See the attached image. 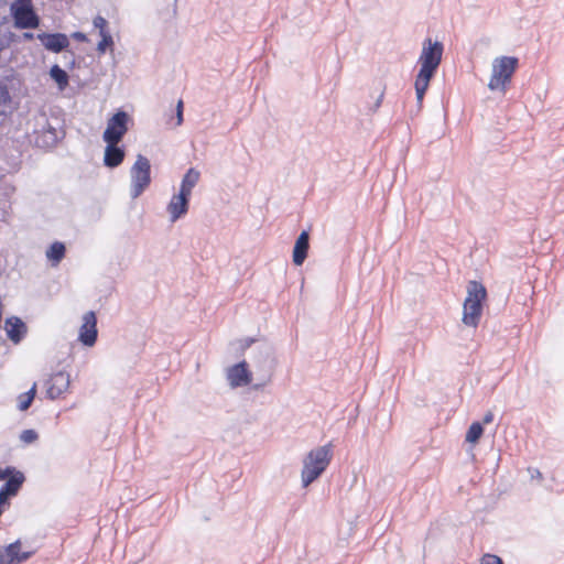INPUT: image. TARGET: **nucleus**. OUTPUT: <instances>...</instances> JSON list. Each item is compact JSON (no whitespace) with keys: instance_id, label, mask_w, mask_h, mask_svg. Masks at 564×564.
<instances>
[{"instance_id":"dca6fc26","label":"nucleus","mask_w":564,"mask_h":564,"mask_svg":"<svg viewBox=\"0 0 564 564\" xmlns=\"http://www.w3.org/2000/svg\"><path fill=\"white\" fill-rule=\"evenodd\" d=\"M484 305L485 304L479 303L478 301L465 299L463 304V324L468 327H477L482 315Z\"/></svg>"},{"instance_id":"f03ea898","label":"nucleus","mask_w":564,"mask_h":564,"mask_svg":"<svg viewBox=\"0 0 564 564\" xmlns=\"http://www.w3.org/2000/svg\"><path fill=\"white\" fill-rule=\"evenodd\" d=\"M333 444L327 443L323 446L311 449L303 458V468L301 471L302 487L306 488L317 480L327 469L333 459Z\"/></svg>"},{"instance_id":"b1692460","label":"nucleus","mask_w":564,"mask_h":564,"mask_svg":"<svg viewBox=\"0 0 564 564\" xmlns=\"http://www.w3.org/2000/svg\"><path fill=\"white\" fill-rule=\"evenodd\" d=\"M35 395H36V383H34L30 390L21 393L18 397V409L20 411L29 410L34 401Z\"/></svg>"},{"instance_id":"ea45409f","label":"nucleus","mask_w":564,"mask_h":564,"mask_svg":"<svg viewBox=\"0 0 564 564\" xmlns=\"http://www.w3.org/2000/svg\"><path fill=\"white\" fill-rule=\"evenodd\" d=\"M532 478L542 479V473L538 468H529Z\"/></svg>"},{"instance_id":"f3484780","label":"nucleus","mask_w":564,"mask_h":564,"mask_svg":"<svg viewBox=\"0 0 564 564\" xmlns=\"http://www.w3.org/2000/svg\"><path fill=\"white\" fill-rule=\"evenodd\" d=\"M191 198L183 194H174L166 207L171 223H175L184 217L189 209Z\"/></svg>"},{"instance_id":"9d476101","label":"nucleus","mask_w":564,"mask_h":564,"mask_svg":"<svg viewBox=\"0 0 564 564\" xmlns=\"http://www.w3.org/2000/svg\"><path fill=\"white\" fill-rule=\"evenodd\" d=\"M25 480V475L20 470L2 484L0 487V507L4 511L10 506V500L18 496Z\"/></svg>"},{"instance_id":"9b49d317","label":"nucleus","mask_w":564,"mask_h":564,"mask_svg":"<svg viewBox=\"0 0 564 564\" xmlns=\"http://www.w3.org/2000/svg\"><path fill=\"white\" fill-rule=\"evenodd\" d=\"M83 321L78 333V340L86 347H93L98 339V318L96 312L88 311L84 315Z\"/></svg>"},{"instance_id":"2f4dec72","label":"nucleus","mask_w":564,"mask_h":564,"mask_svg":"<svg viewBox=\"0 0 564 564\" xmlns=\"http://www.w3.org/2000/svg\"><path fill=\"white\" fill-rule=\"evenodd\" d=\"M18 471H20V470L17 467L11 466V465H8L6 467H0V480L6 481L8 478L13 476Z\"/></svg>"},{"instance_id":"7c9ffc66","label":"nucleus","mask_w":564,"mask_h":564,"mask_svg":"<svg viewBox=\"0 0 564 564\" xmlns=\"http://www.w3.org/2000/svg\"><path fill=\"white\" fill-rule=\"evenodd\" d=\"M480 564H505V562L500 556L496 554L486 553L482 555Z\"/></svg>"},{"instance_id":"7ed1b4c3","label":"nucleus","mask_w":564,"mask_h":564,"mask_svg":"<svg viewBox=\"0 0 564 564\" xmlns=\"http://www.w3.org/2000/svg\"><path fill=\"white\" fill-rule=\"evenodd\" d=\"M518 67L519 58L517 56H500L495 58L488 88L490 90L506 93Z\"/></svg>"},{"instance_id":"4be33fe9","label":"nucleus","mask_w":564,"mask_h":564,"mask_svg":"<svg viewBox=\"0 0 564 564\" xmlns=\"http://www.w3.org/2000/svg\"><path fill=\"white\" fill-rule=\"evenodd\" d=\"M48 74L61 91L66 89L69 84V76L64 68H62L58 64H53Z\"/></svg>"},{"instance_id":"f704fd0d","label":"nucleus","mask_w":564,"mask_h":564,"mask_svg":"<svg viewBox=\"0 0 564 564\" xmlns=\"http://www.w3.org/2000/svg\"><path fill=\"white\" fill-rule=\"evenodd\" d=\"M384 89H386V87H383V89L381 90V93L377 97L373 106L369 108L370 112H372V113L376 112L380 108V106L382 105L383 97H384Z\"/></svg>"},{"instance_id":"39448f33","label":"nucleus","mask_w":564,"mask_h":564,"mask_svg":"<svg viewBox=\"0 0 564 564\" xmlns=\"http://www.w3.org/2000/svg\"><path fill=\"white\" fill-rule=\"evenodd\" d=\"M251 362L261 372L263 379L262 383L254 386L256 389H259L271 380L275 369L276 359L273 346L267 340L259 343L252 350Z\"/></svg>"},{"instance_id":"c756f323","label":"nucleus","mask_w":564,"mask_h":564,"mask_svg":"<svg viewBox=\"0 0 564 564\" xmlns=\"http://www.w3.org/2000/svg\"><path fill=\"white\" fill-rule=\"evenodd\" d=\"M0 41L2 42V45L4 46V50L8 48L12 43L19 42V36L13 33L12 31H6L3 36L0 37Z\"/></svg>"},{"instance_id":"473e14b6","label":"nucleus","mask_w":564,"mask_h":564,"mask_svg":"<svg viewBox=\"0 0 564 564\" xmlns=\"http://www.w3.org/2000/svg\"><path fill=\"white\" fill-rule=\"evenodd\" d=\"M184 102L182 99H180L176 104V108H175V117H176V122H175V126H181L184 121Z\"/></svg>"},{"instance_id":"c03bdc74","label":"nucleus","mask_w":564,"mask_h":564,"mask_svg":"<svg viewBox=\"0 0 564 564\" xmlns=\"http://www.w3.org/2000/svg\"><path fill=\"white\" fill-rule=\"evenodd\" d=\"M176 2H177V0H174V4H173V17H176V13H177Z\"/></svg>"},{"instance_id":"6ab92c4d","label":"nucleus","mask_w":564,"mask_h":564,"mask_svg":"<svg viewBox=\"0 0 564 564\" xmlns=\"http://www.w3.org/2000/svg\"><path fill=\"white\" fill-rule=\"evenodd\" d=\"M200 173L195 167H189L182 177L178 194L191 198L192 191L198 183Z\"/></svg>"},{"instance_id":"72a5a7b5","label":"nucleus","mask_w":564,"mask_h":564,"mask_svg":"<svg viewBox=\"0 0 564 564\" xmlns=\"http://www.w3.org/2000/svg\"><path fill=\"white\" fill-rule=\"evenodd\" d=\"M69 37H72L73 40L80 42V43H86L89 41L87 34L82 31L73 32Z\"/></svg>"},{"instance_id":"cd10ccee","label":"nucleus","mask_w":564,"mask_h":564,"mask_svg":"<svg viewBox=\"0 0 564 564\" xmlns=\"http://www.w3.org/2000/svg\"><path fill=\"white\" fill-rule=\"evenodd\" d=\"M43 137L47 139L43 141V144L45 145H55L58 141L57 131L52 126H48V129L44 132Z\"/></svg>"},{"instance_id":"c9c22d12","label":"nucleus","mask_w":564,"mask_h":564,"mask_svg":"<svg viewBox=\"0 0 564 564\" xmlns=\"http://www.w3.org/2000/svg\"><path fill=\"white\" fill-rule=\"evenodd\" d=\"M248 348H250L252 345L254 344H259L261 343L262 340L256 338V337H245V338H241L240 339Z\"/></svg>"},{"instance_id":"a878e982","label":"nucleus","mask_w":564,"mask_h":564,"mask_svg":"<svg viewBox=\"0 0 564 564\" xmlns=\"http://www.w3.org/2000/svg\"><path fill=\"white\" fill-rule=\"evenodd\" d=\"M12 101V96L9 89V86L6 82L0 80V106L10 105Z\"/></svg>"},{"instance_id":"393cba45","label":"nucleus","mask_w":564,"mask_h":564,"mask_svg":"<svg viewBox=\"0 0 564 564\" xmlns=\"http://www.w3.org/2000/svg\"><path fill=\"white\" fill-rule=\"evenodd\" d=\"M100 41L97 43L96 51L98 55H104L107 51H112L115 46L113 37L109 32L99 34Z\"/></svg>"},{"instance_id":"1a4fd4ad","label":"nucleus","mask_w":564,"mask_h":564,"mask_svg":"<svg viewBox=\"0 0 564 564\" xmlns=\"http://www.w3.org/2000/svg\"><path fill=\"white\" fill-rule=\"evenodd\" d=\"M227 380L231 388L249 386L252 381V372L246 359L234 364L227 369Z\"/></svg>"},{"instance_id":"f257e3e1","label":"nucleus","mask_w":564,"mask_h":564,"mask_svg":"<svg viewBox=\"0 0 564 564\" xmlns=\"http://www.w3.org/2000/svg\"><path fill=\"white\" fill-rule=\"evenodd\" d=\"M444 53V44L431 37L424 39L422 43V52L417 64L420 69L415 76L414 89L419 102V109L423 105V99L430 87L431 80L435 77L442 62Z\"/></svg>"},{"instance_id":"37998d69","label":"nucleus","mask_w":564,"mask_h":564,"mask_svg":"<svg viewBox=\"0 0 564 564\" xmlns=\"http://www.w3.org/2000/svg\"><path fill=\"white\" fill-rule=\"evenodd\" d=\"M420 109H422V107ZM420 111L421 110H419V102L416 101V109H413V110L410 111L411 112V117H413L414 115H417Z\"/></svg>"},{"instance_id":"a19ab883","label":"nucleus","mask_w":564,"mask_h":564,"mask_svg":"<svg viewBox=\"0 0 564 564\" xmlns=\"http://www.w3.org/2000/svg\"><path fill=\"white\" fill-rule=\"evenodd\" d=\"M69 53L72 54V59L68 62L67 67H68L69 69H73V68L75 67V64H76V62H75V56H74V53H73V52H69Z\"/></svg>"},{"instance_id":"a18cd8bd","label":"nucleus","mask_w":564,"mask_h":564,"mask_svg":"<svg viewBox=\"0 0 564 564\" xmlns=\"http://www.w3.org/2000/svg\"><path fill=\"white\" fill-rule=\"evenodd\" d=\"M4 115V111L0 110V116H3Z\"/></svg>"},{"instance_id":"20e7f679","label":"nucleus","mask_w":564,"mask_h":564,"mask_svg":"<svg viewBox=\"0 0 564 564\" xmlns=\"http://www.w3.org/2000/svg\"><path fill=\"white\" fill-rule=\"evenodd\" d=\"M10 17L13 26L18 30L37 29L41 24V17L35 10L33 0H13L10 4Z\"/></svg>"},{"instance_id":"79ce46f5","label":"nucleus","mask_w":564,"mask_h":564,"mask_svg":"<svg viewBox=\"0 0 564 564\" xmlns=\"http://www.w3.org/2000/svg\"><path fill=\"white\" fill-rule=\"evenodd\" d=\"M0 564H7L6 554L2 553V546L0 547Z\"/></svg>"},{"instance_id":"ddd939ff","label":"nucleus","mask_w":564,"mask_h":564,"mask_svg":"<svg viewBox=\"0 0 564 564\" xmlns=\"http://www.w3.org/2000/svg\"><path fill=\"white\" fill-rule=\"evenodd\" d=\"M4 330L8 339L18 345L26 337L28 325L21 317L12 315L6 318Z\"/></svg>"},{"instance_id":"58836bf2","label":"nucleus","mask_w":564,"mask_h":564,"mask_svg":"<svg viewBox=\"0 0 564 564\" xmlns=\"http://www.w3.org/2000/svg\"><path fill=\"white\" fill-rule=\"evenodd\" d=\"M494 421V414L491 412H487L484 417H482V421L480 423L484 424H489Z\"/></svg>"},{"instance_id":"4468645a","label":"nucleus","mask_w":564,"mask_h":564,"mask_svg":"<svg viewBox=\"0 0 564 564\" xmlns=\"http://www.w3.org/2000/svg\"><path fill=\"white\" fill-rule=\"evenodd\" d=\"M106 143L104 150V166L108 169H116L122 164L126 158V147L119 145V142L104 141Z\"/></svg>"},{"instance_id":"412c9836","label":"nucleus","mask_w":564,"mask_h":564,"mask_svg":"<svg viewBox=\"0 0 564 564\" xmlns=\"http://www.w3.org/2000/svg\"><path fill=\"white\" fill-rule=\"evenodd\" d=\"M45 254L51 265L56 267L65 258L66 246L62 241H54L47 247Z\"/></svg>"},{"instance_id":"2eb2a0df","label":"nucleus","mask_w":564,"mask_h":564,"mask_svg":"<svg viewBox=\"0 0 564 564\" xmlns=\"http://www.w3.org/2000/svg\"><path fill=\"white\" fill-rule=\"evenodd\" d=\"M310 250V229H303L296 237L293 250L292 262L295 267H301L308 256Z\"/></svg>"},{"instance_id":"6e6552de","label":"nucleus","mask_w":564,"mask_h":564,"mask_svg":"<svg viewBox=\"0 0 564 564\" xmlns=\"http://www.w3.org/2000/svg\"><path fill=\"white\" fill-rule=\"evenodd\" d=\"M36 39L43 47L52 53L70 52L69 36L62 32H41L36 34Z\"/></svg>"},{"instance_id":"bb28decb","label":"nucleus","mask_w":564,"mask_h":564,"mask_svg":"<svg viewBox=\"0 0 564 564\" xmlns=\"http://www.w3.org/2000/svg\"><path fill=\"white\" fill-rule=\"evenodd\" d=\"M39 438V433L33 429L23 430L20 434V441L24 444H32Z\"/></svg>"},{"instance_id":"4c0bfd02","label":"nucleus","mask_w":564,"mask_h":564,"mask_svg":"<svg viewBox=\"0 0 564 564\" xmlns=\"http://www.w3.org/2000/svg\"><path fill=\"white\" fill-rule=\"evenodd\" d=\"M239 347H238V356H243L246 351L249 349L240 339L238 340Z\"/></svg>"},{"instance_id":"a211bd4d","label":"nucleus","mask_w":564,"mask_h":564,"mask_svg":"<svg viewBox=\"0 0 564 564\" xmlns=\"http://www.w3.org/2000/svg\"><path fill=\"white\" fill-rule=\"evenodd\" d=\"M2 553L6 554L7 564H22L32 557V551H21V541L15 540L14 542L2 546Z\"/></svg>"},{"instance_id":"0eeeda50","label":"nucleus","mask_w":564,"mask_h":564,"mask_svg":"<svg viewBox=\"0 0 564 564\" xmlns=\"http://www.w3.org/2000/svg\"><path fill=\"white\" fill-rule=\"evenodd\" d=\"M131 118L124 110H117L112 117L109 118L107 127L102 132L104 141L120 142L129 130V122Z\"/></svg>"},{"instance_id":"423d86ee","label":"nucleus","mask_w":564,"mask_h":564,"mask_svg":"<svg viewBox=\"0 0 564 564\" xmlns=\"http://www.w3.org/2000/svg\"><path fill=\"white\" fill-rule=\"evenodd\" d=\"M130 175H131L130 195L132 198H137L151 184L150 160L142 154H138L135 162L131 166Z\"/></svg>"},{"instance_id":"aec40b11","label":"nucleus","mask_w":564,"mask_h":564,"mask_svg":"<svg viewBox=\"0 0 564 564\" xmlns=\"http://www.w3.org/2000/svg\"><path fill=\"white\" fill-rule=\"evenodd\" d=\"M488 297V292L482 282L471 280L467 284V296L465 299L471 301H478L485 304Z\"/></svg>"},{"instance_id":"e433bc0d","label":"nucleus","mask_w":564,"mask_h":564,"mask_svg":"<svg viewBox=\"0 0 564 564\" xmlns=\"http://www.w3.org/2000/svg\"><path fill=\"white\" fill-rule=\"evenodd\" d=\"M35 37H36V35H34V33L26 31V32H23L21 36H19V42L20 41H25V42L33 41Z\"/></svg>"},{"instance_id":"c85d7f7f","label":"nucleus","mask_w":564,"mask_h":564,"mask_svg":"<svg viewBox=\"0 0 564 564\" xmlns=\"http://www.w3.org/2000/svg\"><path fill=\"white\" fill-rule=\"evenodd\" d=\"M93 25L95 29H98V33L101 34V33H105V32H109V29H108V21L101 17L100 14L96 15L93 20Z\"/></svg>"},{"instance_id":"f8f14e48","label":"nucleus","mask_w":564,"mask_h":564,"mask_svg":"<svg viewBox=\"0 0 564 564\" xmlns=\"http://www.w3.org/2000/svg\"><path fill=\"white\" fill-rule=\"evenodd\" d=\"M69 383V375L66 371L59 370L52 373L44 382L46 387V398L50 400L58 399L67 391Z\"/></svg>"},{"instance_id":"5701e85b","label":"nucleus","mask_w":564,"mask_h":564,"mask_svg":"<svg viewBox=\"0 0 564 564\" xmlns=\"http://www.w3.org/2000/svg\"><path fill=\"white\" fill-rule=\"evenodd\" d=\"M482 434H484L482 423H480L479 421H475L469 425V427L466 432L465 442L469 443L471 445H476L480 441Z\"/></svg>"}]
</instances>
